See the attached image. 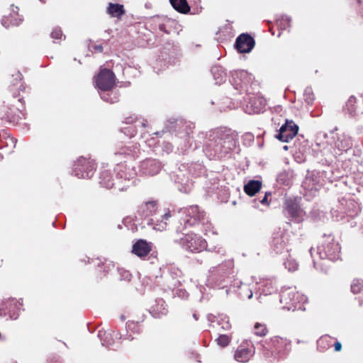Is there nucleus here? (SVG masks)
I'll use <instances>...</instances> for the list:
<instances>
[{
  "label": "nucleus",
  "mask_w": 363,
  "mask_h": 363,
  "mask_svg": "<svg viewBox=\"0 0 363 363\" xmlns=\"http://www.w3.org/2000/svg\"><path fill=\"white\" fill-rule=\"evenodd\" d=\"M236 142L234 138L221 131H216L210 135L208 142L206 145V150L210 155L221 157L235 148Z\"/></svg>",
  "instance_id": "nucleus-1"
},
{
  "label": "nucleus",
  "mask_w": 363,
  "mask_h": 363,
  "mask_svg": "<svg viewBox=\"0 0 363 363\" xmlns=\"http://www.w3.org/2000/svg\"><path fill=\"white\" fill-rule=\"evenodd\" d=\"M307 301V298L296 292V288L289 287L284 289L280 295V301L284 306V308L288 311L305 310L303 303Z\"/></svg>",
  "instance_id": "nucleus-2"
},
{
  "label": "nucleus",
  "mask_w": 363,
  "mask_h": 363,
  "mask_svg": "<svg viewBox=\"0 0 363 363\" xmlns=\"http://www.w3.org/2000/svg\"><path fill=\"white\" fill-rule=\"evenodd\" d=\"M317 254L320 259H328L335 261L340 259V247L339 243L335 242L334 238L329 235L325 236L322 244L317 248Z\"/></svg>",
  "instance_id": "nucleus-3"
},
{
  "label": "nucleus",
  "mask_w": 363,
  "mask_h": 363,
  "mask_svg": "<svg viewBox=\"0 0 363 363\" xmlns=\"http://www.w3.org/2000/svg\"><path fill=\"white\" fill-rule=\"evenodd\" d=\"M181 244L191 252H199L206 249V241L200 235L194 233L186 234L181 239Z\"/></svg>",
  "instance_id": "nucleus-4"
},
{
  "label": "nucleus",
  "mask_w": 363,
  "mask_h": 363,
  "mask_svg": "<svg viewBox=\"0 0 363 363\" xmlns=\"http://www.w3.org/2000/svg\"><path fill=\"white\" fill-rule=\"evenodd\" d=\"M95 169L92 161L80 158L74 164L73 174L78 178L89 179L93 176Z\"/></svg>",
  "instance_id": "nucleus-5"
},
{
  "label": "nucleus",
  "mask_w": 363,
  "mask_h": 363,
  "mask_svg": "<svg viewBox=\"0 0 363 363\" xmlns=\"http://www.w3.org/2000/svg\"><path fill=\"white\" fill-rule=\"evenodd\" d=\"M96 86L101 91L111 90L115 84V75L113 72L107 69H103L95 79Z\"/></svg>",
  "instance_id": "nucleus-6"
},
{
  "label": "nucleus",
  "mask_w": 363,
  "mask_h": 363,
  "mask_svg": "<svg viewBox=\"0 0 363 363\" xmlns=\"http://www.w3.org/2000/svg\"><path fill=\"white\" fill-rule=\"evenodd\" d=\"M298 126L293 121H286L279 129V133L276 138L284 143H288L292 140L298 133Z\"/></svg>",
  "instance_id": "nucleus-7"
},
{
  "label": "nucleus",
  "mask_w": 363,
  "mask_h": 363,
  "mask_svg": "<svg viewBox=\"0 0 363 363\" xmlns=\"http://www.w3.org/2000/svg\"><path fill=\"white\" fill-rule=\"evenodd\" d=\"M285 214L290 217L291 220L301 223L304 220L305 213L300 206L294 201L288 200L285 203Z\"/></svg>",
  "instance_id": "nucleus-8"
},
{
  "label": "nucleus",
  "mask_w": 363,
  "mask_h": 363,
  "mask_svg": "<svg viewBox=\"0 0 363 363\" xmlns=\"http://www.w3.org/2000/svg\"><path fill=\"white\" fill-rule=\"evenodd\" d=\"M185 213L186 214V218L184 219L185 227L194 225L197 222L204 223V213L200 211L197 206H190L185 211Z\"/></svg>",
  "instance_id": "nucleus-9"
},
{
  "label": "nucleus",
  "mask_w": 363,
  "mask_h": 363,
  "mask_svg": "<svg viewBox=\"0 0 363 363\" xmlns=\"http://www.w3.org/2000/svg\"><path fill=\"white\" fill-rule=\"evenodd\" d=\"M254 46L255 40L248 34L242 33L236 39L235 47L241 53L250 52Z\"/></svg>",
  "instance_id": "nucleus-10"
},
{
  "label": "nucleus",
  "mask_w": 363,
  "mask_h": 363,
  "mask_svg": "<svg viewBox=\"0 0 363 363\" xmlns=\"http://www.w3.org/2000/svg\"><path fill=\"white\" fill-rule=\"evenodd\" d=\"M18 306L14 299L4 301L0 306V316L9 315L11 319L15 320L18 318Z\"/></svg>",
  "instance_id": "nucleus-11"
},
{
  "label": "nucleus",
  "mask_w": 363,
  "mask_h": 363,
  "mask_svg": "<svg viewBox=\"0 0 363 363\" xmlns=\"http://www.w3.org/2000/svg\"><path fill=\"white\" fill-rule=\"evenodd\" d=\"M141 169L145 174L148 175H154L160 172L161 169V164L158 161L155 160L148 159L142 162Z\"/></svg>",
  "instance_id": "nucleus-12"
},
{
  "label": "nucleus",
  "mask_w": 363,
  "mask_h": 363,
  "mask_svg": "<svg viewBox=\"0 0 363 363\" xmlns=\"http://www.w3.org/2000/svg\"><path fill=\"white\" fill-rule=\"evenodd\" d=\"M151 245L145 240H140L133 245L132 252L138 257H144L151 251Z\"/></svg>",
  "instance_id": "nucleus-13"
},
{
  "label": "nucleus",
  "mask_w": 363,
  "mask_h": 363,
  "mask_svg": "<svg viewBox=\"0 0 363 363\" xmlns=\"http://www.w3.org/2000/svg\"><path fill=\"white\" fill-rule=\"evenodd\" d=\"M335 146L340 151H347L352 146V139L350 136L345 133L338 134Z\"/></svg>",
  "instance_id": "nucleus-14"
},
{
  "label": "nucleus",
  "mask_w": 363,
  "mask_h": 363,
  "mask_svg": "<svg viewBox=\"0 0 363 363\" xmlns=\"http://www.w3.org/2000/svg\"><path fill=\"white\" fill-rule=\"evenodd\" d=\"M286 238L282 235H276L272 240V247L277 253H281L286 246Z\"/></svg>",
  "instance_id": "nucleus-15"
},
{
  "label": "nucleus",
  "mask_w": 363,
  "mask_h": 363,
  "mask_svg": "<svg viewBox=\"0 0 363 363\" xmlns=\"http://www.w3.org/2000/svg\"><path fill=\"white\" fill-rule=\"evenodd\" d=\"M262 187V182L258 180H250L244 186L245 192L249 196H254Z\"/></svg>",
  "instance_id": "nucleus-16"
},
{
  "label": "nucleus",
  "mask_w": 363,
  "mask_h": 363,
  "mask_svg": "<svg viewBox=\"0 0 363 363\" xmlns=\"http://www.w3.org/2000/svg\"><path fill=\"white\" fill-rule=\"evenodd\" d=\"M172 7L182 13H186L190 11V7L186 0H169Z\"/></svg>",
  "instance_id": "nucleus-17"
},
{
  "label": "nucleus",
  "mask_w": 363,
  "mask_h": 363,
  "mask_svg": "<svg viewBox=\"0 0 363 363\" xmlns=\"http://www.w3.org/2000/svg\"><path fill=\"white\" fill-rule=\"evenodd\" d=\"M252 353L250 350L247 348L238 349L235 354V359L240 362H246L252 357Z\"/></svg>",
  "instance_id": "nucleus-18"
},
{
  "label": "nucleus",
  "mask_w": 363,
  "mask_h": 363,
  "mask_svg": "<svg viewBox=\"0 0 363 363\" xmlns=\"http://www.w3.org/2000/svg\"><path fill=\"white\" fill-rule=\"evenodd\" d=\"M107 13L113 17H120L124 14L123 5L110 3L107 8Z\"/></svg>",
  "instance_id": "nucleus-19"
},
{
  "label": "nucleus",
  "mask_w": 363,
  "mask_h": 363,
  "mask_svg": "<svg viewBox=\"0 0 363 363\" xmlns=\"http://www.w3.org/2000/svg\"><path fill=\"white\" fill-rule=\"evenodd\" d=\"M157 203L155 201H148L140 206V211L144 216H150L156 212Z\"/></svg>",
  "instance_id": "nucleus-20"
},
{
  "label": "nucleus",
  "mask_w": 363,
  "mask_h": 363,
  "mask_svg": "<svg viewBox=\"0 0 363 363\" xmlns=\"http://www.w3.org/2000/svg\"><path fill=\"white\" fill-rule=\"evenodd\" d=\"M211 72L216 84H221L225 82L226 73L220 67H213Z\"/></svg>",
  "instance_id": "nucleus-21"
},
{
  "label": "nucleus",
  "mask_w": 363,
  "mask_h": 363,
  "mask_svg": "<svg viewBox=\"0 0 363 363\" xmlns=\"http://www.w3.org/2000/svg\"><path fill=\"white\" fill-rule=\"evenodd\" d=\"M250 104L252 108V111L255 113L261 112L265 106V101L262 99L254 98L250 100Z\"/></svg>",
  "instance_id": "nucleus-22"
},
{
  "label": "nucleus",
  "mask_w": 363,
  "mask_h": 363,
  "mask_svg": "<svg viewBox=\"0 0 363 363\" xmlns=\"http://www.w3.org/2000/svg\"><path fill=\"white\" fill-rule=\"evenodd\" d=\"M98 337L101 339L103 346L109 347L113 344V339L111 333H106L104 331L99 330Z\"/></svg>",
  "instance_id": "nucleus-23"
},
{
  "label": "nucleus",
  "mask_w": 363,
  "mask_h": 363,
  "mask_svg": "<svg viewBox=\"0 0 363 363\" xmlns=\"http://www.w3.org/2000/svg\"><path fill=\"white\" fill-rule=\"evenodd\" d=\"M100 183L107 189H111L113 186V183L111 179L110 173L108 172L101 173Z\"/></svg>",
  "instance_id": "nucleus-24"
},
{
  "label": "nucleus",
  "mask_w": 363,
  "mask_h": 363,
  "mask_svg": "<svg viewBox=\"0 0 363 363\" xmlns=\"http://www.w3.org/2000/svg\"><path fill=\"white\" fill-rule=\"evenodd\" d=\"M170 216H171L170 211L165 213L162 216V220L160 221L157 220V223L155 224L153 228L155 230H160V231H162V230H165L167 223H166V221H164V220H167L170 218Z\"/></svg>",
  "instance_id": "nucleus-25"
},
{
  "label": "nucleus",
  "mask_w": 363,
  "mask_h": 363,
  "mask_svg": "<svg viewBox=\"0 0 363 363\" xmlns=\"http://www.w3.org/2000/svg\"><path fill=\"white\" fill-rule=\"evenodd\" d=\"M355 104L356 98L354 96H350L346 103V109L351 116L356 115Z\"/></svg>",
  "instance_id": "nucleus-26"
},
{
  "label": "nucleus",
  "mask_w": 363,
  "mask_h": 363,
  "mask_svg": "<svg viewBox=\"0 0 363 363\" xmlns=\"http://www.w3.org/2000/svg\"><path fill=\"white\" fill-rule=\"evenodd\" d=\"M363 289V281L360 279L353 280L351 284V291L353 294H359Z\"/></svg>",
  "instance_id": "nucleus-27"
},
{
  "label": "nucleus",
  "mask_w": 363,
  "mask_h": 363,
  "mask_svg": "<svg viewBox=\"0 0 363 363\" xmlns=\"http://www.w3.org/2000/svg\"><path fill=\"white\" fill-rule=\"evenodd\" d=\"M291 18L288 16H282L280 19L277 21V25L282 30L286 29L290 26Z\"/></svg>",
  "instance_id": "nucleus-28"
},
{
  "label": "nucleus",
  "mask_w": 363,
  "mask_h": 363,
  "mask_svg": "<svg viewBox=\"0 0 363 363\" xmlns=\"http://www.w3.org/2000/svg\"><path fill=\"white\" fill-rule=\"evenodd\" d=\"M239 294L242 298H251L253 296V293L252 289H250L248 286L242 285V287L240 288Z\"/></svg>",
  "instance_id": "nucleus-29"
},
{
  "label": "nucleus",
  "mask_w": 363,
  "mask_h": 363,
  "mask_svg": "<svg viewBox=\"0 0 363 363\" xmlns=\"http://www.w3.org/2000/svg\"><path fill=\"white\" fill-rule=\"evenodd\" d=\"M255 333L259 336H264L267 333V328L264 325L256 323L255 325Z\"/></svg>",
  "instance_id": "nucleus-30"
},
{
  "label": "nucleus",
  "mask_w": 363,
  "mask_h": 363,
  "mask_svg": "<svg viewBox=\"0 0 363 363\" xmlns=\"http://www.w3.org/2000/svg\"><path fill=\"white\" fill-rule=\"evenodd\" d=\"M1 23L4 27L8 28L10 26H18L19 22L16 19L13 21L10 20V17H4L1 20Z\"/></svg>",
  "instance_id": "nucleus-31"
},
{
  "label": "nucleus",
  "mask_w": 363,
  "mask_h": 363,
  "mask_svg": "<svg viewBox=\"0 0 363 363\" xmlns=\"http://www.w3.org/2000/svg\"><path fill=\"white\" fill-rule=\"evenodd\" d=\"M217 342L218 345H220L221 347H225L228 345L230 342V338L228 335H221L217 338Z\"/></svg>",
  "instance_id": "nucleus-32"
},
{
  "label": "nucleus",
  "mask_w": 363,
  "mask_h": 363,
  "mask_svg": "<svg viewBox=\"0 0 363 363\" xmlns=\"http://www.w3.org/2000/svg\"><path fill=\"white\" fill-rule=\"evenodd\" d=\"M286 267L289 269V271H295L298 269V263L293 259H288L287 262H285Z\"/></svg>",
  "instance_id": "nucleus-33"
},
{
  "label": "nucleus",
  "mask_w": 363,
  "mask_h": 363,
  "mask_svg": "<svg viewBox=\"0 0 363 363\" xmlns=\"http://www.w3.org/2000/svg\"><path fill=\"white\" fill-rule=\"evenodd\" d=\"M123 131L125 135H128L130 138L133 137L136 133L135 130L133 129V128L131 126L123 128Z\"/></svg>",
  "instance_id": "nucleus-34"
},
{
  "label": "nucleus",
  "mask_w": 363,
  "mask_h": 363,
  "mask_svg": "<svg viewBox=\"0 0 363 363\" xmlns=\"http://www.w3.org/2000/svg\"><path fill=\"white\" fill-rule=\"evenodd\" d=\"M278 181L283 184H289L288 177L286 172L280 173L277 178Z\"/></svg>",
  "instance_id": "nucleus-35"
},
{
  "label": "nucleus",
  "mask_w": 363,
  "mask_h": 363,
  "mask_svg": "<svg viewBox=\"0 0 363 363\" xmlns=\"http://www.w3.org/2000/svg\"><path fill=\"white\" fill-rule=\"evenodd\" d=\"M62 36V32L60 28H55L51 33V37L55 39H60Z\"/></svg>",
  "instance_id": "nucleus-36"
},
{
  "label": "nucleus",
  "mask_w": 363,
  "mask_h": 363,
  "mask_svg": "<svg viewBox=\"0 0 363 363\" xmlns=\"http://www.w3.org/2000/svg\"><path fill=\"white\" fill-rule=\"evenodd\" d=\"M108 96H109V94H104L101 95V97L104 101H106L110 102V103H114L115 101H117L116 97H115V99H109V98L108 97Z\"/></svg>",
  "instance_id": "nucleus-37"
},
{
  "label": "nucleus",
  "mask_w": 363,
  "mask_h": 363,
  "mask_svg": "<svg viewBox=\"0 0 363 363\" xmlns=\"http://www.w3.org/2000/svg\"><path fill=\"white\" fill-rule=\"evenodd\" d=\"M131 152V150L130 149V147H123L121 151L119 152H117L116 154H126V155H130Z\"/></svg>",
  "instance_id": "nucleus-38"
},
{
  "label": "nucleus",
  "mask_w": 363,
  "mask_h": 363,
  "mask_svg": "<svg viewBox=\"0 0 363 363\" xmlns=\"http://www.w3.org/2000/svg\"><path fill=\"white\" fill-rule=\"evenodd\" d=\"M21 80V74L19 72H17L15 74V83L13 85H17L18 82Z\"/></svg>",
  "instance_id": "nucleus-39"
},
{
  "label": "nucleus",
  "mask_w": 363,
  "mask_h": 363,
  "mask_svg": "<svg viewBox=\"0 0 363 363\" xmlns=\"http://www.w3.org/2000/svg\"><path fill=\"white\" fill-rule=\"evenodd\" d=\"M311 181V179L310 178H306V180L303 182V186L305 188H308V189H315V187H313V186H310L309 184H308L309 182Z\"/></svg>",
  "instance_id": "nucleus-40"
},
{
  "label": "nucleus",
  "mask_w": 363,
  "mask_h": 363,
  "mask_svg": "<svg viewBox=\"0 0 363 363\" xmlns=\"http://www.w3.org/2000/svg\"><path fill=\"white\" fill-rule=\"evenodd\" d=\"M8 117L11 122L16 123H18L19 119L21 118V117L20 116H18V118H16V117H14V116H8Z\"/></svg>",
  "instance_id": "nucleus-41"
},
{
  "label": "nucleus",
  "mask_w": 363,
  "mask_h": 363,
  "mask_svg": "<svg viewBox=\"0 0 363 363\" xmlns=\"http://www.w3.org/2000/svg\"><path fill=\"white\" fill-rule=\"evenodd\" d=\"M270 288H272V290H270L269 288L267 289H263L262 293L264 295L271 294L272 293V291H274V288L272 285L270 286Z\"/></svg>",
  "instance_id": "nucleus-42"
},
{
  "label": "nucleus",
  "mask_w": 363,
  "mask_h": 363,
  "mask_svg": "<svg viewBox=\"0 0 363 363\" xmlns=\"http://www.w3.org/2000/svg\"><path fill=\"white\" fill-rule=\"evenodd\" d=\"M334 347H335V350L338 352V351H340L341 350V348H342V345L340 342H336L334 345Z\"/></svg>",
  "instance_id": "nucleus-43"
},
{
  "label": "nucleus",
  "mask_w": 363,
  "mask_h": 363,
  "mask_svg": "<svg viewBox=\"0 0 363 363\" xmlns=\"http://www.w3.org/2000/svg\"><path fill=\"white\" fill-rule=\"evenodd\" d=\"M7 140H9V142L11 144H12V145H13V147H15V145H16V141L14 140L13 138L10 137V136H8Z\"/></svg>",
  "instance_id": "nucleus-44"
},
{
  "label": "nucleus",
  "mask_w": 363,
  "mask_h": 363,
  "mask_svg": "<svg viewBox=\"0 0 363 363\" xmlns=\"http://www.w3.org/2000/svg\"><path fill=\"white\" fill-rule=\"evenodd\" d=\"M267 194H265V196H264V198L260 201V202L262 203V204H265L267 203Z\"/></svg>",
  "instance_id": "nucleus-45"
},
{
  "label": "nucleus",
  "mask_w": 363,
  "mask_h": 363,
  "mask_svg": "<svg viewBox=\"0 0 363 363\" xmlns=\"http://www.w3.org/2000/svg\"><path fill=\"white\" fill-rule=\"evenodd\" d=\"M240 74L241 77H246L247 76V73L246 72H244V71L240 72Z\"/></svg>",
  "instance_id": "nucleus-46"
},
{
  "label": "nucleus",
  "mask_w": 363,
  "mask_h": 363,
  "mask_svg": "<svg viewBox=\"0 0 363 363\" xmlns=\"http://www.w3.org/2000/svg\"><path fill=\"white\" fill-rule=\"evenodd\" d=\"M95 49L99 52H101L103 50V48L101 45H96L95 46Z\"/></svg>",
  "instance_id": "nucleus-47"
},
{
  "label": "nucleus",
  "mask_w": 363,
  "mask_h": 363,
  "mask_svg": "<svg viewBox=\"0 0 363 363\" xmlns=\"http://www.w3.org/2000/svg\"><path fill=\"white\" fill-rule=\"evenodd\" d=\"M324 341V338H320L318 341V345H320L321 344V342H323Z\"/></svg>",
  "instance_id": "nucleus-48"
},
{
  "label": "nucleus",
  "mask_w": 363,
  "mask_h": 363,
  "mask_svg": "<svg viewBox=\"0 0 363 363\" xmlns=\"http://www.w3.org/2000/svg\"><path fill=\"white\" fill-rule=\"evenodd\" d=\"M283 149L285 150H288V147L286 145H285V146H284Z\"/></svg>",
  "instance_id": "nucleus-49"
},
{
  "label": "nucleus",
  "mask_w": 363,
  "mask_h": 363,
  "mask_svg": "<svg viewBox=\"0 0 363 363\" xmlns=\"http://www.w3.org/2000/svg\"><path fill=\"white\" fill-rule=\"evenodd\" d=\"M313 248H311V250H310V252H311V255H313Z\"/></svg>",
  "instance_id": "nucleus-50"
},
{
  "label": "nucleus",
  "mask_w": 363,
  "mask_h": 363,
  "mask_svg": "<svg viewBox=\"0 0 363 363\" xmlns=\"http://www.w3.org/2000/svg\"><path fill=\"white\" fill-rule=\"evenodd\" d=\"M194 318L196 320H197V319H198V318H197V316H196V314H194Z\"/></svg>",
  "instance_id": "nucleus-51"
},
{
  "label": "nucleus",
  "mask_w": 363,
  "mask_h": 363,
  "mask_svg": "<svg viewBox=\"0 0 363 363\" xmlns=\"http://www.w3.org/2000/svg\"><path fill=\"white\" fill-rule=\"evenodd\" d=\"M130 277V274L129 273H127L126 278H129Z\"/></svg>",
  "instance_id": "nucleus-52"
},
{
  "label": "nucleus",
  "mask_w": 363,
  "mask_h": 363,
  "mask_svg": "<svg viewBox=\"0 0 363 363\" xmlns=\"http://www.w3.org/2000/svg\"><path fill=\"white\" fill-rule=\"evenodd\" d=\"M3 159V155L0 153V160Z\"/></svg>",
  "instance_id": "nucleus-53"
},
{
  "label": "nucleus",
  "mask_w": 363,
  "mask_h": 363,
  "mask_svg": "<svg viewBox=\"0 0 363 363\" xmlns=\"http://www.w3.org/2000/svg\"><path fill=\"white\" fill-rule=\"evenodd\" d=\"M18 113H19L20 115H21V116H23V113L22 112H21V111H18Z\"/></svg>",
  "instance_id": "nucleus-54"
},
{
  "label": "nucleus",
  "mask_w": 363,
  "mask_h": 363,
  "mask_svg": "<svg viewBox=\"0 0 363 363\" xmlns=\"http://www.w3.org/2000/svg\"><path fill=\"white\" fill-rule=\"evenodd\" d=\"M215 249H216V248L214 247V248H213V249H209L208 250H215Z\"/></svg>",
  "instance_id": "nucleus-55"
},
{
  "label": "nucleus",
  "mask_w": 363,
  "mask_h": 363,
  "mask_svg": "<svg viewBox=\"0 0 363 363\" xmlns=\"http://www.w3.org/2000/svg\"><path fill=\"white\" fill-rule=\"evenodd\" d=\"M142 125L145 127V124L144 123H142Z\"/></svg>",
  "instance_id": "nucleus-56"
}]
</instances>
